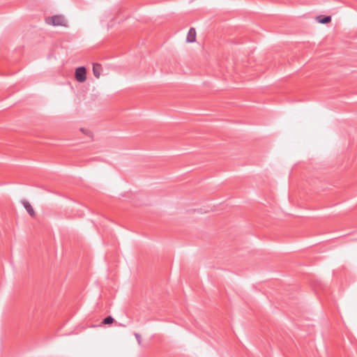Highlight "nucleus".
<instances>
[{
    "mask_svg": "<svg viewBox=\"0 0 357 357\" xmlns=\"http://www.w3.org/2000/svg\"><path fill=\"white\" fill-rule=\"evenodd\" d=\"M102 71V66L98 63L93 64V73L96 77L99 78Z\"/></svg>",
    "mask_w": 357,
    "mask_h": 357,
    "instance_id": "obj_6",
    "label": "nucleus"
},
{
    "mask_svg": "<svg viewBox=\"0 0 357 357\" xmlns=\"http://www.w3.org/2000/svg\"><path fill=\"white\" fill-rule=\"evenodd\" d=\"M45 21L48 24H52L55 26L66 25V20L62 15H54L52 17L46 18Z\"/></svg>",
    "mask_w": 357,
    "mask_h": 357,
    "instance_id": "obj_1",
    "label": "nucleus"
},
{
    "mask_svg": "<svg viewBox=\"0 0 357 357\" xmlns=\"http://www.w3.org/2000/svg\"><path fill=\"white\" fill-rule=\"evenodd\" d=\"M81 131H82L84 133H85V130L84 129H81ZM86 134H87L86 132Z\"/></svg>",
    "mask_w": 357,
    "mask_h": 357,
    "instance_id": "obj_9",
    "label": "nucleus"
},
{
    "mask_svg": "<svg viewBox=\"0 0 357 357\" xmlns=\"http://www.w3.org/2000/svg\"><path fill=\"white\" fill-rule=\"evenodd\" d=\"M114 319L112 316H108L103 319L102 323L104 324H111L114 322Z\"/></svg>",
    "mask_w": 357,
    "mask_h": 357,
    "instance_id": "obj_7",
    "label": "nucleus"
},
{
    "mask_svg": "<svg viewBox=\"0 0 357 357\" xmlns=\"http://www.w3.org/2000/svg\"><path fill=\"white\" fill-rule=\"evenodd\" d=\"M86 70L85 67L81 66L75 70V79L79 82H84L86 79Z\"/></svg>",
    "mask_w": 357,
    "mask_h": 357,
    "instance_id": "obj_2",
    "label": "nucleus"
},
{
    "mask_svg": "<svg viewBox=\"0 0 357 357\" xmlns=\"http://www.w3.org/2000/svg\"><path fill=\"white\" fill-rule=\"evenodd\" d=\"M317 21L320 24H328L331 21L330 15H319L316 17Z\"/></svg>",
    "mask_w": 357,
    "mask_h": 357,
    "instance_id": "obj_5",
    "label": "nucleus"
},
{
    "mask_svg": "<svg viewBox=\"0 0 357 357\" xmlns=\"http://www.w3.org/2000/svg\"><path fill=\"white\" fill-rule=\"evenodd\" d=\"M196 40V31L195 28H190L188 31L186 41L188 43H193Z\"/></svg>",
    "mask_w": 357,
    "mask_h": 357,
    "instance_id": "obj_3",
    "label": "nucleus"
},
{
    "mask_svg": "<svg viewBox=\"0 0 357 357\" xmlns=\"http://www.w3.org/2000/svg\"><path fill=\"white\" fill-rule=\"evenodd\" d=\"M24 207L25 208V209L26 210L27 213L31 216V217H34L35 216V212H34V210L32 207V206L31 205V204L26 201V200H23L22 202Z\"/></svg>",
    "mask_w": 357,
    "mask_h": 357,
    "instance_id": "obj_4",
    "label": "nucleus"
},
{
    "mask_svg": "<svg viewBox=\"0 0 357 357\" xmlns=\"http://www.w3.org/2000/svg\"><path fill=\"white\" fill-rule=\"evenodd\" d=\"M135 336L137 340V342L139 344H141V335L139 333H135Z\"/></svg>",
    "mask_w": 357,
    "mask_h": 357,
    "instance_id": "obj_8",
    "label": "nucleus"
}]
</instances>
